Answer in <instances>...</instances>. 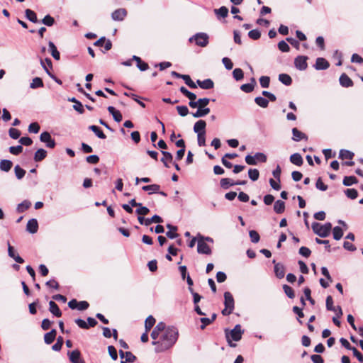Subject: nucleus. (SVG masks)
Segmentation results:
<instances>
[{
    "instance_id": "obj_37",
    "label": "nucleus",
    "mask_w": 363,
    "mask_h": 363,
    "mask_svg": "<svg viewBox=\"0 0 363 363\" xmlns=\"http://www.w3.org/2000/svg\"><path fill=\"white\" fill-rule=\"evenodd\" d=\"M160 185L158 184H151V185H147L143 186L142 187V189L145 191H149V194H151L152 193H157L160 190Z\"/></svg>"
},
{
    "instance_id": "obj_10",
    "label": "nucleus",
    "mask_w": 363,
    "mask_h": 363,
    "mask_svg": "<svg viewBox=\"0 0 363 363\" xmlns=\"http://www.w3.org/2000/svg\"><path fill=\"white\" fill-rule=\"evenodd\" d=\"M164 329V323L160 322L157 323V325L154 328L153 330L152 331L150 336L153 341H157L156 340L157 338H160L162 330Z\"/></svg>"
},
{
    "instance_id": "obj_8",
    "label": "nucleus",
    "mask_w": 363,
    "mask_h": 363,
    "mask_svg": "<svg viewBox=\"0 0 363 363\" xmlns=\"http://www.w3.org/2000/svg\"><path fill=\"white\" fill-rule=\"evenodd\" d=\"M197 251L200 254L210 255L211 253V250L203 240V237L198 240Z\"/></svg>"
},
{
    "instance_id": "obj_16",
    "label": "nucleus",
    "mask_w": 363,
    "mask_h": 363,
    "mask_svg": "<svg viewBox=\"0 0 363 363\" xmlns=\"http://www.w3.org/2000/svg\"><path fill=\"white\" fill-rule=\"evenodd\" d=\"M339 81L340 85L343 87L347 88L354 85L352 80L345 73L340 75Z\"/></svg>"
},
{
    "instance_id": "obj_59",
    "label": "nucleus",
    "mask_w": 363,
    "mask_h": 363,
    "mask_svg": "<svg viewBox=\"0 0 363 363\" xmlns=\"http://www.w3.org/2000/svg\"><path fill=\"white\" fill-rule=\"evenodd\" d=\"M260 35H261L260 32L257 29L252 30L248 33L249 38L252 40L259 39L260 38Z\"/></svg>"
},
{
    "instance_id": "obj_54",
    "label": "nucleus",
    "mask_w": 363,
    "mask_h": 363,
    "mask_svg": "<svg viewBox=\"0 0 363 363\" xmlns=\"http://www.w3.org/2000/svg\"><path fill=\"white\" fill-rule=\"evenodd\" d=\"M345 194L351 199H355L358 196V192L355 189H347L345 191Z\"/></svg>"
},
{
    "instance_id": "obj_12",
    "label": "nucleus",
    "mask_w": 363,
    "mask_h": 363,
    "mask_svg": "<svg viewBox=\"0 0 363 363\" xmlns=\"http://www.w3.org/2000/svg\"><path fill=\"white\" fill-rule=\"evenodd\" d=\"M330 67V63L323 57H318L315 60L314 67L317 70H325Z\"/></svg>"
},
{
    "instance_id": "obj_44",
    "label": "nucleus",
    "mask_w": 363,
    "mask_h": 363,
    "mask_svg": "<svg viewBox=\"0 0 363 363\" xmlns=\"http://www.w3.org/2000/svg\"><path fill=\"white\" fill-rule=\"evenodd\" d=\"M255 101L259 106L266 108L268 106L269 100L262 96H258L255 99Z\"/></svg>"
},
{
    "instance_id": "obj_1",
    "label": "nucleus",
    "mask_w": 363,
    "mask_h": 363,
    "mask_svg": "<svg viewBox=\"0 0 363 363\" xmlns=\"http://www.w3.org/2000/svg\"><path fill=\"white\" fill-rule=\"evenodd\" d=\"M179 337V332L174 326H166L162 330L160 340L152 341V344L155 345V351L157 352H164L171 348L177 342Z\"/></svg>"
},
{
    "instance_id": "obj_27",
    "label": "nucleus",
    "mask_w": 363,
    "mask_h": 363,
    "mask_svg": "<svg viewBox=\"0 0 363 363\" xmlns=\"http://www.w3.org/2000/svg\"><path fill=\"white\" fill-rule=\"evenodd\" d=\"M47 156V152L44 149H38L34 155V160L35 162H40L44 160Z\"/></svg>"
},
{
    "instance_id": "obj_21",
    "label": "nucleus",
    "mask_w": 363,
    "mask_h": 363,
    "mask_svg": "<svg viewBox=\"0 0 363 363\" xmlns=\"http://www.w3.org/2000/svg\"><path fill=\"white\" fill-rule=\"evenodd\" d=\"M107 109L108 111L113 116V119L116 122L119 123L122 121L123 116L119 111L116 110L113 106H108Z\"/></svg>"
},
{
    "instance_id": "obj_34",
    "label": "nucleus",
    "mask_w": 363,
    "mask_h": 363,
    "mask_svg": "<svg viewBox=\"0 0 363 363\" xmlns=\"http://www.w3.org/2000/svg\"><path fill=\"white\" fill-rule=\"evenodd\" d=\"M43 86L44 84L42 79L38 77L33 79L32 82L30 84V88L33 89L43 87Z\"/></svg>"
},
{
    "instance_id": "obj_30",
    "label": "nucleus",
    "mask_w": 363,
    "mask_h": 363,
    "mask_svg": "<svg viewBox=\"0 0 363 363\" xmlns=\"http://www.w3.org/2000/svg\"><path fill=\"white\" fill-rule=\"evenodd\" d=\"M274 271L276 274V276L278 278L281 279L284 277L285 269H284V267L283 265H281L279 263L276 264L274 267Z\"/></svg>"
},
{
    "instance_id": "obj_35",
    "label": "nucleus",
    "mask_w": 363,
    "mask_h": 363,
    "mask_svg": "<svg viewBox=\"0 0 363 363\" xmlns=\"http://www.w3.org/2000/svg\"><path fill=\"white\" fill-rule=\"evenodd\" d=\"M279 81L286 86H289L292 83L291 77L287 74H280L279 75Z\"/></svg>"
},
{
    "instance_id": "obj_58",
    "label": "nucleus",
    "mask_w": 363,
    "mask_h": 363,
    "mask_svg": "<svg viewBox=\"0 0 363 363\" xmlns=\"http://www.w3.org/2000/svg\"><path fill=\"white\" fill-rule=\"evenodd\" d=\"M40 64L45 72H46V69H48V67H50L51 69L52 67V61L50 58H45V60L44 61L43 60H41Z\"/></svg>"
},
{
    "instance_id": "obj_39",
    "label": "nucleus",
    "mask_w": 363,
    "mask_h": 363,
    "mask_svg": "<svg viewBox=\"0 0 363 363\" xmlns=\"http://www.w3.org/2000/svg\"><path fill=\"white\" fill-rule=\"evenodd\" d=\"M25 14H26V18L28 19L30 21H31L33 23L38 22L37 16L33 11L28 9L25 11Z\"/></svg>"
},
{
    "instance_id": "obj_42",
    "label": "nucleus",
    "mask_w": 363,
    "mask_h": 363,
    "mask_svg": "<svg viewBox=\"0 0 363 363\" xmlns=\"http://www.w3.org/2000/svg\"><path fill=\"white\" fill-rule=\"evenodd\" d=\"M162 222L163 219L160 216L155 215L152 218H146L145 225L148 226L151 223H161Z\"/></svg>"
},
{
    "instance_id": "obj_60",
    "label": "nucleus",
    "mask_w": 363,
    "mask_h": 363,
    "mask_svg": "<svg viewBox=\"0 0 363 363\" xmlns=\"http://www.w3.org/2000/svg\"><path fill=\"white\" fill-rule=\"evenodd\" d=\"M326 308L328 311H336L335 307L333 306V300L331 296H328L326 298Z\"/></svg>"
},
{
    "instance_id": "obj_22",
    "label": "nucleus",
    "mask_w": 363,
    "mask_h": 363,
    "mask_svg": "<svg viewBox=\"0 0 363 363\" xmlns=\"http://www.w3.org/2000/svg\"><path fill=\"white\" fill-rule=\"evenodd\" d=\"M290 162L296 166H301L303 163V158L299 153L291 155L290 156Z\"/></svg>"
},
{
    "instance_id": "obj_55",
    "label": "nucleus",
    "mask_w": 363,
    "mask_h": 363,
    "mask_svg": "<svg viewBox=\"0 0 363 363\" xmlns=\"http://www.w3.org/2000/svg\"><path fill=\"white\" fill-rule=\"evenodd\" d=\"M9 136L13 139H18L21 135V132L19 130L11 128L9 130Z\"/></svg>"
},
{
    "instance_id": "obj_19",
    "label": "nucleus",
    "mask_w": 363,
    "mask_h": 363,
    "mask_svg": "<svg viewBox=\"0 0 363 363\" xmlns=\"http://www.w3.org/2000/svg\"><path fill=\"white\" fill-rule=\"evenodd\" d=\"M196 84L203 89H211L214 86V83L211 79H206L203 81L198 79Z\"/></svg>"
},
{
    "instance_id": "obj_43",
    "label": "nucleus",
    "mask_w": 363,
    "mask_h": 363,
    "mask_svg": "<svg viewBox=\"0 0 363 363\" xmlns=\"http://www.w3.org/2000/svg\"><path fill=\"white\" fill-rule=\"evenodd\" d=\"M155 319L152 315H149L145 321V328L146 331H149L155 325Z\"/></svg>"
},
{
    "instance_id": "obj_36",
    "label": "nucleus",
    "mask_w": 363,
    "mask_h": 363,
    "mask_svg": "<svg viewBox=\"0 0 363 363\" xmlns=\"http://www.w3.org/2000/svg\"><path fill=\"white\" fill-rule=\"evenodd\" d=\"M354 153L347 150H341L340 151L339 157L342 160H352L354 157Z\"/></svg>"
},
{
    "instance_id": "obj_64",
    "label": "nucleus",
    "mask_w": 363,
    "mask_h": 363,
    "mask_svg": "<svg viewBox=\"0 0 363 363\" xmlns=\"http://www.w3.org/2000/svg\"><path fill=\"white\" fill-rule=\"evenodd\" d=\"M108 352L109 353V355L113 360H116L118 359L117 351L113 346H112V345L108 346Z\"/></svg>"
},
{
    "instance_id": "obj_2",
    "label": "nucleus",
    "mask_w": 363,
    "mask_h": 363,
    "mask_svg": "<svg viewBox=\"0 0 363 363\" xmlns=\"http://www.w3.org/2000/svg\"><path fill=\"white\" fill-rule=\"evenodd\" d=\"M244 333V330H242L241 325L238 324L236 325L233 329L225 330V335L228 345L231 347H236V344L233 343V341L238 342L241 340L242 335Z\"/></svg>"
},
{
    "instance_id": "obj_32",
    "label": "nucleus",
    "mask_w": 363,
    "mask_h": 363,
    "mask_svg": "<svg viewBox=\"0 0 363 363\" xmlns=\"http://www.w3.org/2000/svg\"><path fill=\"white\" fill-rule=\"evenodd\" d=\"M285 210V203L281 200H278L274 204V211L277 213H282Z\"/></svg>"
},
{
    "instance_id": "obj_13",
    "label": "nucleus",
    "mask_w": 363,
    "mask_h": 363,
    "mask_svg": "<svg viewBox=\"0 0 363 363\" xmlns=\"http://www.w3.org/2000/svg\"><path fill=\"white\" fill-rule=\"evenodd\" d=\"M210 102L208 98L199 99L196 102L189 103V105L192 108H208L207 106Z\"/></svg>"
},
{
    "instance_id": "obj_41",
    "label": "nucleus",
    "mask_w": 363,
    "mask_h": 363,
    "mask_svg": "<svg viewBox=\"0 0 363 363\" xmlns=\"http://www.w3.org/2000/svg\"><path fill=\"white\" fill-rule=\"evenodd\" d=\"M220 186L223 189H228L230 186L235 185V182L229 178H223L220 182Z\"/></svg>"
},
{
    "instance_id": "obj_57",
    "label": "nucleus",
    "mask_w": 363,
    "mask_h": 363,
    "mask_svg": "<svg viewBox=\"0 0 363 363\" xmlns=\"http://www.w3.org/2000/svg\"><path fill=\"white\" fill-rule=\"evenodd\" d=\"M278 48L284 52H289L290 50V48L286 41L281 40L278 43Z\"/></svg>"
},
{
    "instance_id": "obj_4",
    "label": "nucleus",
    "mask_w": 363,
    "mask_h": 363,
    "mask_svg": "<svg viewBox=\"0 0 363 363\" xmlns=\"http://www.w3.org/2000/svg\"><path fill=\"white\" fill-rule=\"evenodd\" d=\"M224 305L225 308L222 311V314L223 315H229L233 313L235 305L233 295L229 291L224 293Z\"/></svg>"
},
{
    "instance_id": "obj_61",
    "label": "nucleus",
    "mask_w": 363,
    "mask_h": 363,
    "mask_svg": "<svg viewBox=\"0 0 363 363\" xmlns=\"http://www.w3.org/2000/svg\"><path fill=\"white\" fill-rule=\"evenodd\" d=\"M177 110L181 116H186L189 113V109L186 106H178Z\"/></svg>"
},
{
    "instance_id": "obj_46",
    "label": "nucleus",
    "mask_w": 363,
    "mask_h": 363,
    "mask_svg": "<svg viewBox=\"0 0 363 363\" xmlns=\"http://www.w3.org/2000/svg\"><path fill=\"white\" fill-rule=\"evenodd\" d=\"M214 12L218 17L225 18L228 14V9L225 6H221L218 9H215Z\"/></svg>"
},
{
    "instance_id": "obj_52",
    "label": "nucleus",
    "mask_w": 363,
    "mask_h": 363,
    "mask_svg": "<svg viewBox=\"0 0 363 363\" xmlns=\"http://www.w3.org/2000/svg\"><path fill=\"white\" fill-rule=\"evenodd\" d=\"M233 76L235 80H241L244 77L243 71L240 68H236L233 72Z\"/></svg>"
},
{
    "instance_id": "obj_56",
    "label": "nucleus",
    "mask_w": 363,
    "mask_h": 363,
    "mask_svg": "<svg viewBox=\"0 0 363 363\" xmlns=\"http://www.w3.org/2000/svg\"><path fill=\"white\" fill-rule=\"evenodd\" d=\"M23 151V147L21 145L11 146L9 147V152L12 155H18Z\"/></svg>"
},
{
    "instance_id": "obj_17",
    "label": "nucleus",
    "mask_w": 363,
    "mask_h": 363,
    "mask_svg": "<svg viewBox=\"0 0 363 363\" xmlns=\"http://www.w3.org/2000/svg\"><path fill=\"white\" fill-rule=\"evenodd\" d=\"M38 223L36 219L32 218L30 219L26 225V230L30 233L34 234L38 231Z\"/></svg>"
},
{
    "instance_id": "obj_28",
    "label": "nucleus",
    "mask_w": 363,
    "mask_h": 363,
    "mask_svg": "<svg viewBox=\"0 0 363 363\" xmlns=\"http://www.w3.org/2000/svg\"><path fill=\"white\" fill-rule=\"evenodd\" d=\"M13 166L11 160H2L0 162V169L4 172H9Z\"/></svg>"
},
{
    "instance_id": "obj_20",
    "label": "nucleus",
    "mask_w": 363,
    "mask_h": 363,
    "mask_svg": "<svg viewBox=\"0 0 363 363\" xmlns=\"http://www.w3.org/2000/svg\"><path fill=\"white\" fill-rule=\"evenodd\" d=\"M255 85L256 81L255 78H252L250 83L241 85L240 89L245 93H250L253 91Z\"/></svg>"
},
{
    "instance_id": "obj_14",
    "label": "nucleus",
    "mask_w": 363,
    "mask_h": 363,
    "mask_svg": "<svg viewBox=\"0 0 363 363\" xmlns=\"http://www.w3.org/2000/svg\"><path fill=\"white\" fill-rule=\"evenodd\" d=\"M8 254L9 256L13 258L16 262L20 264L24 262L23 259L20 257L18 253H16L13 247H12L9 242L8 243Z\"/></svg>"
},
{
    "instance_id": "obj_50",
    "label": "nucleus",
    "mask_w": 363,
    "mask_h": 363,
    "mask_svg": "<svg viewBox=\"0 0 363 363\" xmlns=\"http://www.w3.org/2000/svg\"><path fill=\"white\" fill-rule=\"evenodd\" d=\"M249 235H250L251 242L253 243L258 242L260 239L259 233L256 230H250Z\"/></svg>"
},
{
    "instance_id": "obj_5",
    "label": "nucleus",
    "mask_w": 363,
    "mask_h": 363,
    "mask_svg": "<svg viewBox=\"0 0 363 363\" xmlns=\"http://www.w3.org/2000/svg\"><path fill=\"white\" fill-rule=\"evenodd\" d=\"M189 43L195 42L199 47H206L209 42V36L206 33H197L189 39Z\"/></svg>"
},
{
    "instance_id": "obj_3",
    "label": "nucleus",
    "mask_w": 363,
    "mask_h": 363,
    "mask_svg": "<svg viewBox=\"0 0 363 363\" xmlns=\"http://www.w3.org/2000/svg\"><path fill=\"white\" fill-rule=\"evenodd\" d=\"M312 229L313 232L321 238L328 237L332 229V224L330 223H326L324 225H321L319 223H313L312 224Z\"/></svg>"
},
{
    "instance_id": "obj_47",
    "label": "nucleus",
    "mask_w": 363,
    "mask_h": 363,
    "mask_svg": "<svg viewBox=\"0 0 363 363\" xmlns=\"http://www.w3.org/2000/svg\"><path fill=\"white\" fill-rule=\"evenodd\" d=\"M248 175L250 179L255 182L259 179V172L257 169H250L248 171Z\"/></svg>"
},
{
    "instance_id": "obj_6",
    "label": "nucleus",
    "mask_w": 363,
    "mask_h": 363,
    "mask_svg": "<svg viewBox=\"0 0 363 363\" xmlns=\"http://www.w3.org/2000/svg\"><path fill=\"white\" fill-rule=\"evenodd\" d=\"M266 159V156L263 153L257 152L253 156L247 155L245 160L247 164L256 165L258 162H265Z\"/></svg>"
},
{
    "instance_id": "obj_9",
    "label": "nucleus",
    "mask_w": 363,
    "mask_h": 363,
    "mask_svg": "<svg viewBox=\"0 0 363 363\" xmlns=\"http://www.w3.org/2000/svg\"><path fill=\"white\" fill-rule=\"evenodd\" d=\"M40 140L46 143L47 147L53 148L55 146V140L51 138L50 134L48 132H43L40 134Z\"/></svg>"
},
{
    "instance_id": "obj_11",
    "label": "nucleus",
    "mask_w": 363,
    "mask_h": 363,
    "mask_svg": "<svg viewBox=\"0 0 363 363\" xmlns=\"http://www.w3.org/2000/svg\"><path fill=\"white\" fill-rule=\"evenodd\" d=\"M292 140H294V141H301V140H306L307 141L308 140V135L300 131L298 128H294L292 129Z\"/></svg>"
},
{
    "instance_id": "obj_24",
    "label": "nucleus",
    "mask_w": 363,
    "mask_h": 363,
    "mask_svg": "<svg viewBox=\"0 0 363 363\" xmlns=\"http://www.w3.org/2000/svg\"><path fill=\"white\" fill-rule=\"evenodd\" d=\"M162 154L163 155V157L161 159V162L166 167H169L168 163L172 162V155L170 152L166 151H162Z\"/></svg>"
},
{
    "instance_id": "obj_51",
    "label": "nucleus",
    "mask_w": 363,
    "mask_h": 363,
    "mask_svg": "<svg viewBox=\"0 0 363 363\" xmlns=\"http://www.w3.org/2000/svg\"><path fill=\"white\" fill-rule=\"evenodd\" d=\"M260 86L262 88H267L270 84V77L267 76H262L259 79Z\"/></svg>"
},
{
    "instance_id": "obj_25",
    "label": "nucleus",
    "mask_w": 363,
    "mask_h": 363,
    "mask_svg": "<svg viewBox=\"0 0 363 363\" xmlns=\"http://www.w3.org/2000/svg\"><path fill=\"white\" fill-rule=\"evenodd\" d=\"M48 46L50 48L51 55L53 57L55 60H59L60 58V55L55 44L52 42L50 41L48 43Z\"/></svg>"
},
{
    "instance_id": "obj_63",
    "label": "nucleus",
    "mask_w": 363,
    "mask_h": 363,
    "mask_svg": "<svg viewBox=\"0 0 363 363\" xmlns=\"http://www.w3.org/2000/svg\"><path fill=\"white\" fill-rule=\"evenodd\" d=\"M40 130V125L38 123H32L28 126V131L30 133H38Z\"/></svg>"
},
{
    "instance_id": "obj_23",
    "label": "nucleus",
    "mask_w": 363,
    "mask_h": 363,
    "mask_svg": "<svg viewBox=\"0 0 363 363\" xmlns=\"http://www.w3.org/2000/svg\"><path fill=\"white\" fill-rule=\"evenodd\" d=\"M50 311L56 317H60L62 315V312L60 310L58 306L53 301H50L49 302Z\"/></svg>"
},
{
    "instance_id": "obj_53",
    "label": "nucleus",
    "mask_w": 363,
    "mask_h": 363,
    "mask_svg": "<svg viewBox=\"0 0 363 363\" xmlns=\"http://www.w3.org/2000/svg\"><path fill=\"white\" fill-rule=\"evenodd\" d=\"M182 79L184 80L186 85H188L191 89H196L197 85L195 82H194L189 75L184 74Z\"/></svg>"
},
{
    "instance_id": "obj_7",
    "label": "nucleus",
    "mask_w": 363,
    "mask_h": 363,
    "mask_svg": "<svg viewBox=\"0 0 363 363\" xmlns=\"http://www.w3.org/2000/svg\"><path fill=\"white\" fill-rule=\"evenodd\" d=\"M308 57L305 55H298L294 59V66L297 69L304 71L308 67Z\"/></svg>"
},
{
    "instance_id": "obj_45",
    "label": "nucleus",
    "mask_w": 363,
    "mask_h": 363,
    "mask_svg": "<svg viewBox=\"0 0 363 363\" xmlns=\"http://www.w3.org/2000/svg\"><path fill=\"white\" fill-rule=\"evenodd\" d=\"M333 238L336 240H339L343 235V231L339 226H335L333 230Z\"/></svg>"
},
{
    "instance_id": "obj_26",
    "label": "nucleus",
    "mask_w": 363,
    "mask_h": 363,
    "mask_svg": "<svg viewBox=\"0 0 363 363\" xmlns=\"http://www.w3.org/2000/svg\"><path fill=\"white\" fill-rule=\"evenodd\" d=\"M197 111L195 113H193L192 115L194 118H201L204 117L207 114L210 113L209 108H197Z\"/></svg>"
},
{
    "instance_id": "obj_40",
    "label": "nucleus",
    "mask_w": 363,
    "mask_h": 363,
    "mask_svg": "<svg viewBox=\"0 0 363 363\" xmlns=\"http://www.w3.org/2000/svg\"><path fill=\"white\" fill-rule=\"evenodd\" d=\"M358 182L357 179L354 176H346L343 179V184L345 186H351L354 184H357Z\"/></svg>"
},
{
    "instance_id": "obj_38",
    "label": "nucleus",
    "mask_w": 363,
    "mask_h": 363,
    "mask_svg": "<svg viewBox=\"0 0 363 363\" xmlns=\"http://www.w3.org/2000/svg\"><path fill=\"white\" fill-rule=\"evenodd\" d=\"M30 206L31 203L28 200H25L18 205L16 211H18V213H23L26 210L29 208Z\"/></svg>"
},
{
    "instance_id": "obj_48",
    "label": "nucleus",
    "mask_w": 363,
    "mask_h": 363,
    "mask_svg": "<svg viewBox=\"0 0 363 363\" xmlns=\"http://www.w3.org/2000/svg\"><path fill=\"white\" fill-rule=\"evenodd\" d=\"M283 289H284V293L289 298H294L295 297L294 291L291 286H289L286 284H284L283 286Z\"/></svg>"
},
{
    "instance_id": "obj_49",
    "label": "nucleus",
    "mask_w": 363,
    "mask_h": 363,
    "mask_svg": "<svg viewBox=\"0 0 363 363\" xmlns=\"http://www.w3.org/2000/svg\"><path fill=\"white\" fill-rule=\"evenodd\" d=\"M14 172H15L16 177L18 179H21L25 176V174H26V171L23 169H22L21 167H20L19 165H16L14 167Z\"/></svg>"
},
{
    "instance_id": "obj_33",
    "label": "nucleus",
    "mask_w": 363,
    "mask_h": 363,
    "mask_svg": "<svg viewBox=\"0 0 363 363\" xmlns=\"http://www.w3.org/2000/svg\"><path fill=\"white\" fill-rule=\"evenodd\" d=\"M89 129L92 130L99 138L105 139L106 138L103 131L96 125H91L89 127Z\"/></svg>"
},
{
    "instance_id": "obj_29",
    "label": "nucleus",
    "mask_w": 363,
    "mask_h": 363,
    "mask_svg": "<svg viewBox=\"0 0 363 363\" xmlns=\"http://www.w3.org/2000/svg\"><path fill=\"white\" fill-rule=\"evenodd\" d=\"M56 330L52 329L49 333H47L44 336V340L46 344H51L55 339Z\"/></svg>"
},
{
    "instance_id": "obj_15",
    "label": "nucleus",
    "mask_w": 363,
    "mask_h": 363,
    "mask_svg": "<svg viewBox=\"0 0 363 363\" xmlns=\"http://www.w3.org/2000/svg\"><path fill=\"white\" fill-rule=\"evenodd\" d=\"M126 15L127 11L125 9H119L112 13L111 17L114 21H123Z\"/></svg>"
},
{
    "instance_id": "obj_18",
    "label": "nucleus",
    "mask_w": 363,
    "mask_h": 363,
    "mask_svg": "<svg viewBox=\"0 0 363 363\" xmlns=\"http://www.w3.org/2000/svg\"><path fill=\"white\" fill-rule=\"evenodd\" d=\"M206 126V123L203 120H199L195 123L194 125V131L197 133V135L201 133H206L205 128Z\"/></svg>"
},
{
    "instance_id": "obj_62",
    "label": "nucleus",
    "mask_w": 363,
    "mask_h": 363,
    "mask_svg": "<svg viewBox=\"0 0 363 363\" xmlns=\"http://www.w3.org/2000/svg\"><path fill=\"white\" fill-rule=\"evenodd\" d=\"M43 23L48 26H52L54 24L55 20L50 15H46L42 21Z\"/></svg>"
},
{
    "instance_id": "obj_31",
    "label": "nucleus",
    "mask_w": 363,
    "mask_h": 363,
    "mask_svg": "<svg viewBox=\"0 0 363 363\" xmlns=\"http://www.w3.org/2000/svg\"><path fill=\"white\" fill-rule=\"evenodd\" d=\"M69 359L72 363H79L83 361L80 359V352L77 350H73L70 353Z\"/></svg>"
}]
</instances>
